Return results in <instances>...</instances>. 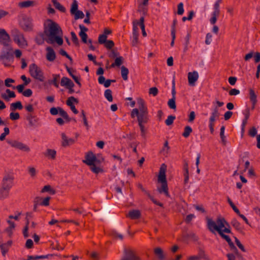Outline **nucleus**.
Masks as SVG:
<instances>
[{
  "mask_svg": "<svg viewBox=\"0 0 260 260\" xmlns=\"http://www.w3.org/2000/svg\"><path fill=\"white\" fill-rule=\"evenodd\" d=\"M59 115L62 117L64 119L67 120L68 121H70L71 119L69 118L68 113L66 111H65L62 108H59Z\"/></svg>",
  "mask_w": 260,
  "mask_h": 260,
  "instance_id": "nucleus-42",
  "label": "nucleus"
},
{
  "mask_svg": "<svg viewBox=\"0 0 260 260\" xmlns=\"http://www.w3.org/2000/svg\"><path fill=\"white\" fill-rule=\"evenodd\" d=\"M139 26L142 29V35L144 37H146L147 35L146 32L145 30V25H144V17L142 16L139 20Z\"/></svg>",
  "mask_w": 260,
  "mask_h": 260,
  "instance_id": "nucleus-39",
  "label": "nucleus"
},
{
  "mask_svg": "<svg viewBox=\"0 0 260 260\" xmlns=\"http://www.w3.org/2000/svg\"><path fill=\"white\" fill-rule=\"evenodd\" d=\"M7 142L12 147L27 152L30 151L29 147L21 142L13 140H7Z\"/></svg>",
  "mask_w": 260,
  "mask_h": 260,
  "instance_id": "nucleus-8",
  "label": "nucleus"
},
{
  "mask_svg": "<svg viewBox=\"0 0 260 260\" xmlns=\"http://www.w3.org/2000/svg\"><path fill=\"white\" fill-rule=\"evenodd\" d=\"M127 216L129 217L132 219H138L141 216V212L138 210H133L129 212Z\"/></svg>",
  "mask_w": 260,
  "mask_h": 260,
  "instance_id": "nucleus-24",
  "label": "nucleus"
},
{
  "mask_svg": "<svg viewBox=\"0 0 260 260\" xmlns=\"http://www.w3.org/2000/svg\"><path fill=\"white\" fill-rule=\"evenodd\" d=\"M44 155L52 159H54L56 155V151L54 149H47Z\"/></svg>",
  "mask_w": 260,
  "mask_h": 260,
  "instance_id": "nucleus-26",
  "label": "nucleus"
},
{
  "mask_svg": "<svg viewBox=\"0 0 260 260\" xmlns=\"http://www.w3.org/2000/svg\"><path fill=\"white\" fill-rule=\"evenodd\" d=\"M232 225L238 231L242 232V228L240 222L236 219H233L231 222Z\"/></svg>",
  "mask_w": 260,
  "mask_h": 260,
  "instance_id": "nucleus-30",
  "label": "nucleus"
},
{
  "mask_svg": "<svg viewBox=\"0 0 260 260\" xmlns=\"http://www.w3.org/2000/svg\"><path fill=\"white\" fill-rule=\"evenodd\" d=\"M138 36L139 34H133L132 37V44L133 46H135L138 44Z\"/></svg>",
  "mask_w": 260,
  "mask_h": 260,
  "instance_id": "nucleus-48",
  "label": "nucleus"
},
{
  "mask_svg": "<svg viewBox=\"0 0 260 260\" xmlns=\"http://www.w3.org/2000/svg\"><path fill=\"white\" fill-rule=\"evenodd\" d=\"M10 189L1 187L0 188V200H4L7 198L9 196Z\"/></svg>",
  "mask_w": 260,
  "mask_h": 260,
  "instance_id": "nucleus-27",
  "label": "nucleus"
},
{
  "mask_svg": "<svg viewBox=\"0 0 260 260\" xmlns=\"http://www.w3.org/2000/svg\"><path fill=\"white\" fill-rule=\"evenodd\" d=\"M14 61L12 46L3 47L0 52V62L5 67H11Z\"/></svg>",
  "mask_w": 260,
  "mask_h": 260,
  "instance_id": "nucleus-2",
  "label": "nucleus"
},
{
  "mask_svg": "<svg viewBox=\"0 0 260 260\" xmlns=\"http://www.w3.org/2000/svg\"><path fill=\"white\" fill-rule=\"evenodd\" d=\"M61 146L64 147L73 145L75 143V140L73 138H69L67 135L62 133L61 134Z\"/></svg>",
  "mask_w": 260,
  "mask_h": 260,
  "instance_id": "nucleus-13",
  "label": "nucleus"
},
{
  "mask_svg": "<svg viewBox=\"0 0 260 260\" xmlns=\"http://www.w3.org/2000/svg\"><path fill=\"white\" fill-rule=\"evenodd\" d=\"M167 166L165 164L161 165L159 172V175L158 176V181L159 182H167L166 176V171Z\"/></svg>",
  "mask_w": 260,
  "mask_h": 260,
  "instance_id": "nucleus-14",
  "label": "nucleus"
},
{
  "mask_svg": "<svg viewBox=\"0 0 260 260\" xmlns=\"http://www.w3.org/2000/svg\"><path fill=\"white\" fill-rule=\"evenodd\" d=\"M228 202L230 205L231 207L232 208L233 210L237 213L239 214V210L237 208V207L234 205V204L233 203V202L231 201V200L228 198Z\"/></svg>",
  "mask_w": 260,
  "mask_h": 260,
  "instance_id": "nucleus-59",
  "label": "nucleus"
},
{
  "mask_svg": "<svg viewBox=\"0 0 260 260\" xmlns=\"http://www.w3.org/2000/svg\"><path fill=\"white\" fill-rule=\"evenodd\" d=\"M79 28L80 29V31L79 32V36L81 37L82 41L85 43L87 44L88 41L87 39V35L85 33L86 31H88V28H86L83 25H79Z\"/></svg>",
  "mask_w": 260,
  "mask_h": 260,
  "instance_id": "nucleus-18",
  "label": "nucleus"
},
{
  "mask_svg": "<svg viewBox=\"0 0 260 260\" xmlns=\"http://www.w3.org/2000/svg\"><path fill=\"white\" fill-rule=\"evenodd\" d=\"M219 113L218 112V109L217 107H215L211 113V115L209 118V128L211 134H213L214 132V122L216 120V118H218L219 116Z\"/></svg>",
  "mask_w": 260,
  "mask_h": 260,
  "instance_id": "nucleus-10",
  "label": "nucleus"
},
{
  "mask_svg": "<svg viewBox=\"0 0 260 260\" xmlns=\"http://www.w3.org/2000/svg\"><path fill=\"white\" fill-rule=\"evenodd\" d=\"M54 256H58L57 254H49L47 255H28L27 258L26 260H36L38 259H45V258H49Z\"/></svg>",
  "mask_w": 260,
  "mask_h": 260,
  "instance_id": "nucleus-20",
  "label": "nucleus"
},
{
  "mask_svg": "<svg viewBox=\"0 0 260 260\" xmlns=\"http://www.w3.org/2000/svg\"><path fill=\"white\" fill-rule=\"evenodd\" d=\"M45 35L44 34V32L41 33L39 34L36 38V43L39 45H41L44 43V40H46L45 38Z\"/></svg>",
  "mask_w": 260,
  "mask_h": 260,
  "instance_id": "nucleus-36",
  "label": "nucleus"
},
{
  "mask_svg": "<svg viewBox=\"0 0 260 260\" xmlns=\"http://www.w3.org/2000/svg\"><path fill=\"white\" fill-rule=\"evenodd\" d=\"M90 166L91 171L95 174H98L100 172H102L103 171L102 169L95 166V164H94L93 165Z\"/></svg>",
  "mask_w": 260,
  "mask_h": 260,
  "instance_id": "nucleus-50",
  "label": "nucleus"
},
{
  "mask_svg": "<svg viewBox=\"0 0 260 260\" xmlns=\"http://www.w3.org/2000/svg\"><path fill=\"white\" fill-rule=\"evenodd\" d=\"M59 53L60 55L66 56L67 58H68L70 60L71 63H72L73 59H72V57L67 53V52L65 50H64L63 49H60L59 50Z\"/></svg>",
  "mask_w": 260,
  "mask_h": 260,
  "instance_id": "nucleus-63",
  "label": "nucleus"
},
{
  "mask_svg": "<svg viewBox=\"0 0 260 260\" xmlns=\"http://www.w3.org/2000/svg\"><path fill=\"white\" fill-rule=\"evenodd\" d=\"M23 108L22 105L20 101H17L15 103H13L10 105V110L12 111H15L17 109L21 110Z\"/></svg>",
  "mask_w": 260,
  "mask_h": 260,
  "instance_id": "nucleus-29",
  "label": "nucleus"
},
{
  "mask_svg": "<svg viewBox=\"0 0 260 260\" xmlns=\"http://www.w3.org/2000/svg\"><path fill=\"white\" fill-rule=\"evenodd\" d=\"M170 149V147L169 146V143L167 141H166L164 145V147L162 148L161 152L164 153V154H167L169 150Z\"/></svg>",
  "mask_w": 260,
  "mask_h": 260,
  "instance_id": "nucleus-60",
  "label": "nucleus"
},
{
  "mask_svg": "<svg viewBox=\"0 0 260 260\" xmlns=\"http://www.w3.org/2000/svg\"><path fill=\"white\" fill-rule=\"evenodd\" d=\"M51 1L56 9H57V10H58L59 11H60L61 12H63V13L66 12V9L65 8V7H64L62 5H61L56 0H51Z\"/></svg>",
  "mask_w": 260,
  "mask_h": 260,
  "instance_id": "nucleus-32",
  "label": "nucleus"
},
{
  "mask_svg": "<svg viewBox=\"0 0 260 260\" xmlns=\"http://www.w3.org/2000/svg\"><path fill=\"white\" fill-rule=\"evenodd\" d=\"M198 78L199 75L197 72L193 71L188 73V83L190 85L194 86Z\"/></svg>",
  "mask_w": 260,
  "mask_h": 260,
  "instance_id": "nucleus-16",
  "label": "nucleus"
},
{
  "mask_svg": "<svg viewBox=\"0 0 260 260\" xmlns=\"http://www.w3.org/2000/svg\"><path fill=\"white\" fill-rule=\"evenodd\" d=\"M71 80L67 77H63L61 78L60 85L62 86H67Z\"/></svg>",
  "mask_w": 260,
  "mask_h": 260,
  "instance_id": "nucleus-55",
  "label": "nucleus"
},
{
  "mask_svg": "<svg viewBox=\"0 0 260 260\" xmlns=\"http://www.w3.org/2000/svg\"><path fill=\"white\" fill-rule=\"evenodd\" d=\"M215 222L217 228H219L220 230H222L225 227L231 229L229 223L223 218H218Z\"/></svg>",
  "mask_w": 260,
  "mask_h": 260,
  "instance_id": "nucleus-19",
  "label": "nucleus"
},
{
  "mask_svg": "<svg viewBox=\"0 0 260 260\" xmlns=\"http://www.w3.org/2000/svg\"><path fill=\"white\" fill-rule=\"evenodd\" d=\"M11 35L13 40L21 48H25L28 46L24 35L17 28H13L11 30Z\"/></svg>",
  "mask_w": 260,
  "mask_h": 260,
  "instance_id": "nucleus-4",
  "label": "nucleus"
},
{
  "mask_svg": "<svg viewBox=\"0 0 260 260\" xmlns=\"http://www.w3.org/2000/svg\"><path fill=\"white\" fill-rule=\"evenodd\" d=\"M29 72L32 77L41 82L44 80V74L40 67L35 63L30 64L29 67Z\"/></svg>",
  "mask_w": 260,
  "mask_h": 260,
  "instance_id": "nucleus-5",
  "label": "nucleus"
},
{
  "mask_svg": "<svg viewBox=\"0 0 260 260\" xmlns=\"http://www.w3.org/2000/svg\"><path fill=\"white\" fill-rule=\"evenodd\" d=\"M26 225L23 230V234L25 238H27L28 237V224H29V219L28 218H26Z\"/></svg>",
  "mask_w": 260,
  "mask_h": 260,
  "instance_id": "nucleus-54",
  "label": "nucleus"
},
{
  "mask_svg": "<svg viewBox=\"0 0 260 260\" xmlns=\"http://www.w3.org/2000/svg\"><path fill=\"white\" fill-rule=\"evenodd\" d=\"M75 16V19L77 20L78 19H82L84 17V14L83 12L81 11H77L75 13L73 14Z\"/></svg>",
  "mask_w": 260,
  "mask_h": 260,
  "instance_id": "nucleus-56",
  "label": "nucleus"
},
{
  "mask_svg": "<svg viewBox=\"0 0 260 260\" xmlns=\"http://www.w3.org/2000/svg\"><path fill=\"white\" fill-rule=\"evenodd\" d=\"M10 118L12 120H16L20 118V115L17 112H11L10 114Z\"/></svg>",
  "mask_w": 260,
  "mask_h": 260,
  "instance_id": "nucleus-58",
  "label": "nucleus"
},
{
  "mask_svg": "<svg viewBox=\"0 0 260 260\" xmlns=\"http://www.w3.org/2000/svg\"><path fill=\"white\" fill-rule=\"evenodd\" d=\"M105 46L107 49H111L114 46V43L112 40H107L104 44Z\"/></svg>",
  "mask_w": 260,
  "mask_h": 260,
  "instance_id": "nucleus-62",
  "label": "nucleus"
},
{
  "mask_svg": "<svg viewBox=\"0 0 260 260\" xmlns=\"http://www.w3.org/2000/svg\"><path fill=\"white\" fill-rule=\"evenodd\" d=\"M192 129L190 126H186L184 127V132L182 133V136L185 138H187L192 132Z\"/></svg>",
  "mask_w": 260,
  "mask_h": 260,
  "instance_id": "nucleus-45",
  "label": "nucleus"
},
{
  "mask_svg": "<svg viewBox=\"0 0 260 260\" xmlns=\"http://www.w3.org/2000/svg\"><path fill=\"white\" fill-rule=\"evenodd\" d=\"M138 25H139V21L134 20L133 22V34H139Z\"/></svg>",
  "mask_w": 260,
  "mask_h": 260,
  "instance_id": "nucleus-49",
  "label": "nucleus"
},
{
  "mask_svg": "<svg viewBox=\"0 0 260 260\" xmlns=\"http://www.w3.org/2000/svg\"><path fill=\"white\" fill-rule=\"evenodd\" d=\"M11 39L10 35L7 32L4 28H0V45L3 46V47H8L11 46L10 44Z\"/></svg>",
  "mask_w": 260,
  "mask_h": 260,
  "instance_id": "nucleus-7",
  "label": "nucleus"
},
{
  "mask_svg": "<svg viewBox=\"0 0 260 260\" xmlns=\"http://www.w3.org/2000/svg\"><path fill=\"white\" fill-rule=\"evenodd\" d=\"M160 187H158L157 190L160 193H164L167 197H169L167 182H161Z\"/></svg>",
  "mask_w": 260,
  "mask_h": 260,
  "instance_id": "nucleus-23",
  "label": "nucleus"
},
{
  "mask_svg": "<svg viewBox=\"0 0 260 260\" xmlns=\"http://www.w3.org/2000/svg\"><path fill=\"white\" fill-rule=\"evenodd\" d=\"M121 260H140L131 250H125L124 256Z\"/></svg>",
  "mask_w": 260,
  "mask_h": 260,
  "instance_id": "nucleus-15",
  "label": "nucleus"
},
{
  "mask_svg": "<svg viewBox=\"0 0 260 260\" xmlns=\"http://www.w3.org/2000/svg\"><path fill=\"white\" fill-rule=\"evenodd\" d=\"M123 62V58L122 56H118L116 58L114 63H112L111 67L114 68L115 67H119L121 66Z\"/></svg>",
  "mask_w": 260,
  "mask_h": 260,
  "instance_id": "nucleus-35",
  "label": "nucleus"
},
{
  "mask_svg": "<svg viewBox=\"0 0 260 260\" xmlns=\"http://www.w3.org/2000/svg\"><path fill=\"white\" fill-rule=\"evenodd\" d=\"M107 36L105 35L102 34L99 37L98 41L100 44H104L107 41Z\"/></svg>",
  "mask_w": 260,
  "mask_h": 260,
  "instance_id": "nucleus-57",
  "label": "nucleus"
},
{
  "mask_svg": "<svg viewBox=\"0 0 260 260\" xmlns=\"http://www.w3.org/2000/svg\"><path fill=\"white\" fill-rule=\"evenodd\" d=\"M59 75L53 74V79L49 81V84H53L56 88L59 87L58 80L59 79Z\"/></svg>",
  "mask_w": 260,
  "mask_h": 260,
  "instance_id": "nucleus-34",
  "label": "nucleus"
},
{
  "mask_svg": "<svg viewBox=\"0 0 260 260\" xmlns=\"http://www.w3.org/2000/svg\"><path fill=\"white\" fill-rule=\"evenodd\" d=\"M176 99L172 98L168 102V105L171 109L175 110L176 109V105L175 102Z\"/></svg>",
  "mask_w": 260,
  "mask_h": 260,
  "instance_id": "nucleus-46",
  "label": "nucleus"
},
{
  "mask_svg": "<svg viewBox=\"0 0 260 260\" xmlns=\"http://www.w3.org/2000/svg\"><path fill=\"white\" fill-rule=\"evenodd\" d=\"M74 103L76 104L78 103V100L77 99L74 98V96L69 97L66 102L67 105L70 107L74 105Z\"/></svg>",
  "mask_w": 260,
  "mask_h": 260,
  "instance_id": "nucleus-41",
  "label": "nucleus"
},
{
  "mask_svg": "<svg viewBox=\"0 0 260 260\" xmlns=\"http://www.w3.org/2000/svg\"><path fill=\"white\" fill-rule=\"evenodd\" d=\"M177 14L179 15H181L184 13L183 4L180 3L177 6Z\"/></svg>",
  "mask_w": 260,
  "mask_h": 260,
  "instance_id": "nucleus-61",
  "label": "nucleus"
},
{
  "mask_svg": "<svg viewBox=\"0 0 260 260\" xmlns=\"http://www.w3.org/2000/svg\"><path fill=\"white\" fill-rule=\"evenodd\" d=\"M39 119L37 117H35L34 119H31V120L28 121V126L30 127L36 128L40 126V124L39 123Z\"/></svg>",
  "mask_w": 260,
  "mask_h": 260,
  "instance_id": "nucleus-38",
  "label": "nucleus"
},
{
  "mask_svg": "<svg viewBox=\"0 0 260 260\" xmlns=\"http://www.w3.org/2000/svg\"><path fill=\"white\" fill-rule=\"evenodd\" d=\"M135 116H137L138 123H146L149 120L148 113H139V110L137 108L133 109L131 112V117L134 118Z\"/></svg>",
  "mask_w": 260,
  "mask_h": 260,
  "instance_id": "nucleus-6",
  "label": "nucleus"
},
{
  "mask_svg": "<svg viewBox=\"0 0 260 260\" xmlns=\"http://www.w3.org/2000/svg\"><path fill=\"white\" fill-rule=\"evenodd\" d=\"M249 98L252 103L254 104L257 103V96L254 91L252 89H249Z\"/></svg>",
  "mask_w": 260,
  "mask_h": 260,
  "instance_id": "nucleus-40",
  "label": "nucleus"
},
{
  "mask_svg": "<svg viewBox=\"0 0 260 260\" xmlns=\"http://www.w3.org/2000/svg\"><path fill=\"white\" fill-rule=\"evenodd\" d=\"M129 73L128 70L127 68H126L125 66H122L121 67V74L122 79L126 81L128 79V74Z\"/></svg>",
  "mask_w": 260,
  "mask_h": 260,
  "instance_id": "nucleus-33",
  "label": "nucleus"
},
{
  "mask_svg": "<svg viewBox=\"0 0 260 260\" xmlns=\"http://www.w3.org/2000/svg\"><path fill=\"white\" fill-rule=\"evenodd\" d=\"M137 104L138 106V108L139 113H148V109L145 105L144 101L142 99H139L138 100Z\"/></svg>",
  "mask_w": 260,
  "mask_h": 260,
  "instance_id": "nucleus-22",
  "label": "nucleus"
},
{
  "mask_svg": "<svg viewBox=\"0 0 260 260\" xmlns=\"http://www.w3.org/2000/svg\"><path fill=\"white\" fill-rule=\"evenodd\" d=\"M235 242L237 246L243 252H245V249L244 246L241 243L240 241L236 237H234Z\"/></svg>",
  "mask_w": 260,
  "mask_h": 260,
  "instance_id": "nucleus-64",
  "label": "nucleus"
},
{
  "mask_svg": "<svg viewBox=\"0 0 260 260\" xmlns=\"http://www.w3.org/2000/svg\"><path fill=\"white\" fill-rule=\"evenodd\" d=\"M175 118V116L169 115L165 121L166 124L168 126L172 124Z\"/></svg>",
  "mask_w": 260,
  "mask_h": 260,
  "instance_id": "nucleus-53",
  "label": "nucleus"
},
{
  "mask_svg": "<svg viewBox=\"0 0 260 260\" xmlns=\"http://www.w3.org/2000/svg\"><path fill=\"white\" fill-rule=\"evenodd\" d=\"M35 1H26L22 2L19 4V6L21 8H28L34 5Z\"/></svg>",
  "mask_w": 260,
  "mask_h": 260,
  "instance_id": "nucleus-37",
  "label": "nucleus"
},
{
  "mask_svg": "<svg viewBox=\"0 0 260 260\" xmlns=\"http://www.w3.org/2000/svg\"><path fill=\"white\" fill-rule=\"evenodd\" d=\"M13 180L14 177L12 175H6L3 178L2 186L10 189L13 186Z\"/></svg>",
  "mask_w": 260,
  "mask_h": 260,
  "instance_id": "nucleus-12",
  "label": "nucleus"
},
{
  "mask_svg": "<svg viewBox=\"0 0 260 260\" xmlns=\"http://www.w3.org/2000/svg\"><path fill=\"white\" fill-rule=\"evenodd\" d=\"M78 2L76 0H73V2L72 4L70 12L71 14H73L76 13L78 10Z\"/></svg>",
  "mask_w": 260,
  "mask_h": 260,
  "instance_id": "nucleus-43",
  "label": "nucleus"
},
{
  "mask_svg": "<svg viewBox=\"0 0 260 260\" xmlns=\"http://www.w3.org/2000/svg\"><path fill=\"white\" fill-rule=\"evenodd\" d=\"M207 223L208 230L213 234H215V231L217 232L219 235L222 238L224 239L228 243L231 242V239L230 237L224 234L225 233H231V229L225 227L222 230H220L219 228H217L216 222L213 221L212 219L207 218Z\"/></svg>",
  "mask_w": 260,
  "mask_h": 260,
  "instance_id": "nucleus-3",
  "label": "nucleus"
},
{
  "mask_svg": "<svg viewBox=\"0 0 260 260\" xmlns=\"http://www.w3.org/2000/svg\"><path fill=\"white\" fill-rule=\"evenodd\" d=\"M21 28L25 31H29L32 29L33 24L32 18L24 17L20 22Z\"/></svg>",
  "mask_w": 260,
  "mask_h": 260,
  "instance_id": "nucleus-9",
  "label": "nucleus"
},
{
  "mask_svg": "<svg viewBox=\"0 0 260 260\" xmlns=\"http://www.w3.org/2000/svg\"><path fill=\"white\" fill-rule=\"evenodd\" d=\"M46 57L48 61L52 62L56 58V54L54 49L51 47H47L46 49Z\"/></svg>",
  "mask_w": 260,
  "mask_h": 260,
  "instance_id": "nucleus-17",
  "label": "nucleus"
},
{
  "mask_svg": "<svg viewBox=\"0 0 260 260\" xmlns=\"http://www.w3.org/2000/svg\"><path fill=\"white\" fill-rule=\"evenodd\" d=\"M7 222L9 224V226L6 229V231L9 233H11L12 230L15 228V223L10 220H8Z\"/></svg>",
  "mask_w": 260,
  "mask_h": 260,
  "instance_id": "nucleus-51",
  "label": "nucleus"
},
{
  "mask_svg": "<svg viewBox=\"0 0 260 260\" xmlns=\"http://www.w3.org/2000/svg\"><path fill=\"white\" fill-rule=\"evenodd\" d=\"M154 252L159 260H163L165 258L164 252L160 247H156L154 250Z\"/></svg>",
  "mask_w": 260,
  "mask_h": 260,
  "instance_id": "nucleus-28",
  "label": "nucleus"
},
{
  "mask_svg": "<svg viewBox=\"0 0 260 260\" xmlns=\"http://www.w3.org/2000/svg\"><path fill=\"white\" fill-rule=\"evenodd\" d=\"M48 23L44 26V32L45 36L47 38L46 42L49 44H53L56 42L58 45H61L63 44V39L61 38L62 31L59 25L53 21L52 20L48 19Z\"/></svg>",
  "mask_w": 260,
  "mask_h": 260,
  "instance_id": "nucleus-1",
  "label": "nucleus"
},
{
  "mask_svg": "<svg viewBox=\"0 0 260 260\" xmlns=\"http://www.w3.org/2000/svg\"><path fill=\"white\" fill-rule=\"evenodd\" d=\"M99 84L104 85L105 87H108L110 86L112 82H115V80L107 79L106 80L105 78L103 76H100L98 78Z\"/></svg>",
  "mask_w": 260,
  "mask_h": 260,
  "instance_id": "nucleus-21",
  "label": "nucleus"
},
{
  "mask_svg": "<svg viewBox=\"0 0 260 260\" xmlns=\"http://www.w3.org/2000/svg\"><path fill=\"white\" fill-rule=\"evenodd\" d=\"M220 1L216 2L214 5V11L212 13V16L213 17H218L220 15L219 9Z\"/></svg>",
  "mask_w": 260,
  "mask_h": 260,
  "instance_id": "nucleus-25",
  "label": "nucleus"
},
{
  "mask_svg": "<svg viewBox=\"0 0 260 260\" xmlns=\"http://www.w3.org/2000/svg\"><path fill=\"white\" fill-rule=\"evenodd\" d=\"M66 68L68 72L70 74V75L74 80L75 82L76 83H77L79 85V86H81V83L79 81V78L77 76H75V75L73 74V73H72V69L70 68L69 67H68L67 66H66Z\"/></svg>",
  "mask_w": 260,
  "mask_h": 260,
  "instance_id": "nucleus-31",
  "label": "nucleus"
},
{
  "mask_svg": "<svg viewBox=\"0 0 260 260\" xmlns=\"http://www.w3.org/2000/svg\"><path fill=\"white\" fill-rule=\"evenodd\" d=\"M198 256L200 259L203 258L205 260H209V257L205 254V251L201 249H199Z\"/></svg>",
  "mask_w": 260,
  "mask_h": 260,
  "instance_id": "nucleus-47",
  "label": "nucleus"
},
{
  "mask_svg": "<svg viewBox=\"0 0 260 260\" xmlns=\"http://www.w3.org/2000/svg\"><path fill=\"white\" fill-rule=\"evenodd\" d=\"M104 96L109 102H111L113 101V96L112 95V91L110 89H106L105 91Z\"/></svg>",
  "mask_w": 260,
  "mask_h": 260,
  "instance_id": "nucleus-44",
  "label": "nucleus"
},
{
  "mask_svg": "<svg viewBox=\"0 0 260 260\" xmlns=\"http://www.w3.org/2000/svg\"><path fill=\"white\" fill-rule=\"evenodd\" d=\"M82 161L83 163L90 166L99 161L95 154L92 151H89L86 154L85 159L83 160Z\"/></svg>",
  "mask_w": 260,
  "mask_h": 260,
  "instance_id": "nucleus-11",
  "label": "nucleus"
},
{
  "mask_svg": "<svg viewBox=\"0 0 260 260\" xmlns=\"http://www.w3.org/2000/svg\"><path fill=\"white\" fill-rule=\"evenodd\" d=\"M224 130H225V127L224 126H222L220 128V136L222 142L223 143V144H225L226 141H225V136H224Z\"/></svg>",
  "mask_w": 260,
  "mask_h": 260,
  "instance_id": "nucleus-52",
  "label": "nucleus"
}]
</instances>
